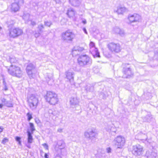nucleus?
<instances>
[{"instance_id":"1","label":"nucleus","mask_w":158,"mask_h":158,"mask_svg":"<svg viewBox=\"0 0 158 158\" xmlns=\"http://www.w3.org/2000/svg\"><path fill=\"white\" fill-rule=\"evenodd\" d=\"M8 72L10 75L18 78L22 77L23 74L20 67L12 64L8 69Z\"/></svg>"},{"instance_id":"2","label":"nucleus","mask_w":158,"mask_h":158,"mask_svg":"<svg viewBox=\"0 0 158 158\" xmlns=\"http://www.w3.org/2000/svg\"><path fill=\"white\" fill-rule=\"evenodd\" d=\"M61 35L62 40L67 43L72 42L75 36L74 33L70 30H68L63 32Z\"/></svg>"},{"instance_id":"3","label":"nucleus","mask_w":158,"mask_h":158,"mask_svg":"<svg viewBox=\"0 0 158 158\" xmlns=\"http://www.w3.org/2000/svg\"><path fill=\"white\" fill-rule=\"evenodd\" d=\"M79 65L81 67L90 65L92 63V60L89 57L86 55H82L79 56L77 58Z\"/></svg>"},{"instance_id":"4","label":"nucleus","mask_w":158,"mask_h":158,"mask_svg":"<svg viewBox=\"0 0 158 158\" xmlns=\"http://www.w3.org/2000/svg\"><path fill=\"white\" fill-rule=\"evenodd\" d=\"M28 102L30 108L34 110L35 109L38 103L37 97L34 94H31L28 98Z\"/></svg>"},{"instance_id":"5","label":"nucleus","mask_w":158,"mask_h":158,"mask_svg":"<svg viewBox=\"0 0 158 158\" xmlns=\"http://www.w3.org/2000/svg\"><path fill=\"white\" fill-rule=\"evenodd\" d=\"M23 30L19 27H15L9 30V36L15 38L23 34Z\"/></svg>"},{"instance_id":"6","label":"nucleus","mask_w":158,"mask_h":158,"mask_svg":"<svg viewBox=\"0 0 158 158\" xmlns=\"http://www.w3.org/2000/svg\"><path fill=\"white\" fill-rule=\"evenodd\" d=\"M107 47L110 51L114 53H118L121 50V46L118 43H110L107 45Z\"/></svg>"},{"instance_id":"7","label":"nucleus","mask_w":158,"mask_h":158,"mask_svg":"<svg viewBox=\"0 0 158 158\" xmlns=\"http://www.w3.org/2000/svg\"><path fill=\"white\" fill-rule=\"evenodd\" d=\"M143 152V147L139 144L134 145L132 147V153L135 156L142 155Z\"/></svg>"},{"instance_id":"8","label":"nucleus","mask_w":158,"mask_h":158,"mask_svg":"<svg viewBox=\"0 0 158 158\" xmlns=\"http://www.w3.org/2000/svg\"><path fill=\"white\" fill-rule=\"evenodd\" d=\"M115 145L117 146V148H121L124 145L125 140L124 138L122 136H117L114 139Z\"/></svg>"},{"instance_id":"9","label":"nucleus","mask_w":158,"mask_h":158,"mask_svg":"<svg viewBox=\"0 0 158 158\" xmlns=\"http://www.w3.org/2000/svg\"><path fill=\"white\" fill-rule=\"evenodd\" d=\"M97 133L95 130L93 129L88 130L84 133V136L86 138L92 140L94 138H95Z\"/></svg>"},{"instance_id":"10","label":"nucleus","mask_w":158,"mask_h":158,"mask_svg":"<svg viewBox=\"0 0 158 158\" xmlns=\"http://www.w3.org/2000/svg\"><path fill=\"white\" fill-rule=\"evenodd\" d=\"M35 67V66L31 63L29 64L27 67L26 71L30 78H34L35 77V74L33 73Z\"/></svg>"},{"instance_id":"11","label":"nucleus","mask_w":158,"mask_h":158,"mask_svg":"<svg viewBox=\"0 0 158 158\" xmlns=\"http://www.w3.org/2000/svg\"><path fill=\"white\" fill-rule=\"evenodd\" d=\"M15 2L13 3L11 5V11L15 12L18 11L19 7V3H23V0H14Z\"/></svg>"},{"instance_id":"12","label":"nucleus","mask_w":158,"mask_h":158,"mask_svg":"<svg viewBox=\"0 0 158 158\" xmlns=\"http://www.w3.org/2000/svg\"><path fill=\"white\" fill-rule=\"evenodd\" d=\"M123 72L124 74V77L126 78H129L133 76L131 69L130 67L124 68Z\"/></svg>"},{"instance_id":"13","label":"nucleus","mask_w":158,"mask_h":158,"mask_svg":"<svg viewBox=\"0 0 158 158\" xmlns=\"http://www.w3.org/2000/svg\"><path fill=\"white\" fill-rule=\"evenodd\" d=\"M128 19L131 23L138 22L141 19V17L138 14H135L130 15L128 16Z\"/></svg>"},{"instance_id":"14","label":"nucleus","mask_w":158,"mask_h":158,"mask_svg":"<svg viewBox=\"0 0 158 158\" xmlns=\"http://www.w3.org/2000/svg\"><path fill=\"white\" fill-rule=\"evenodd\" d=\"M84 50L83 47L79 46H75L72 49V54L73 56H75L78 55L79 53Z\"/></svg>"},{"instance_id":"15","label":"nucleus","mask_w":158,"mask_h":158,"mask_svg":"<svg viewBox=\"0 0 158 158\" xmlns=\"http://www.w3.org/2000/svg\"><path fill=\"white\" fill-rule=\"evenodd\" d=\"M57 96V95L55 93L52 91H48L44 97L46 101H47L54 98V97H56Z\"/></svg>"},{"instance_id":"16","label":"nucleus","mask_w":158,"mask_h":158,"mask_svg":"<svg viewBox=\"0 0 158 158\" xmlns=\"http://www.w3.org/2000/svg\"><path fill=\"white\" fill-rule=\"evenodd\" d=\"M113 32L115 34H119L121 36H123L125 34L123 30L117 27H115L113 28Z\"/></svg>"},{"instance_id":"17","label":"nucleus","mask_w":158,"mask_h":158,"mask_svg":"<svg viewBox=\"0 0 158 158\" xmlns=\"http://www.w3.org/2000/svg\"><path fill=\"white\" fill-rule=\"evenodd\" d=\"M74 73L69 70L65 73V74L66 78L69 79L70 82L71 81H73V80Z\"/></svg>"},{"instance_id":"18","label":"nucleus","mask_w":158,"mask_h":158,"mask_svg":"<svg viewBox=\"0 0 158 158\" xmlns=\"http://www.w3.org/2000/svg\"><path fill=\"white\" fill-rule=\"evenodd\" d=\"M94 86L93 84H87L85 87V90L87 92H92L94 91Z\"/></svg>"},{"instance_id":"19","label":"nucleus","mask_w":158,"mask_h":158,"mask_svg":"<svg viewBox=\"0 0 158 158\" xmlns=\"http://www.w3.org/2000/svg\"><path fill=\"white\" fill-rule=\"evenodd\" d=\"M66 14L69 18L73 17L75 15L76 12L73 8H70L67 10Z\"/></svg>"},{"instance_id":"20","label":"nucleus","mask_w":158,"mask_h":158,"mask_svg":"<svg viewBox=\"0 0 158 158\" xmlns=\"http://www.w3.org/2000/svg\"><path fill=\"white\" fill-rule=\"evenodd\" d=\"M146 156L147 158H156L157 154L154 152L148 151L146 152Z\"/></svg>"},{"instance_id":"21","label":"nucleus","mask_w":158,"mask_h":158,"mask_svg":"<svg viewBox=\"0 0 158 158\" xmlns=\"http://www.w3.org/2000/svg\"><path fill=\"white\" fill-rule=\"evenodd\" d=\"M58 101V99L57 96L56 97H54V98H53L50 100L47 101V102L51 105H55L57 103Z\"/></svg>"},{"instance_id":"22","label":"nucleus","mask_w":158,"mask_h":158,"mask_svg":"<svg viewBox=\"0 0 158 158\" xmlns=\"http://www.w3.org/2000/svg\"><path fill=\"white\" fill-rule=\"evenodd\" d=\"M70 102L71 105H77L78 103V101L76 98L72 97L70 98Z\"/></svg>"},{"instance_id":"23","label":"nucleus","mask_w":158,"mask_h":158,"mask_svg":"<svg viewBox=\"0 0 158 158\" xmlns=\"http://www.w3.org/2000/svg\"><path fill=\"white\" fill-rule=\"evenodd\" d=\"M69 2L72 5L74 6H78L80 3L79 0H69Z\"/></svg>"},{"instance_id":"24","label":"nucleus","mask_w":158,"mask_h":158,"mask_svg":"<svg viewBox=\"0 0 158 158\" xmlns=\"http://www.w3.org/2000/svg\"><path fill=\"white\" fill-rule=\"evenodd\" d=\"M27 143H32L33 139L31 132L29 131H27Z\"/></svg>"},{"instance_id":"25","label":"nucleus","mask_w":158,"mask_h":158,"mask_svg":"<svg viewBox=\"0 0 158 158\" xmlns=\"http://www.w3.org/2000/svg\"><path fill=\"white\" fill-rule=\"evenodd\" d=\"M15 23L14 21L11 20H9L6 22L9 30L10 29L13 28L12 27L14 25Z\"/></svg>"},{"instance_id":"26","label":"nucleus","mask_w":158,"mask_h":158,"mask_svg":"<svg viewBox=\"0 0 158 158\" xmlns=\"http://www.w3.org/2000/svg\"><path fill=\"white\" fill-rule=\"evenodd\" d=\"M126 9L125 7H118L116 12L118 14H122L126 11Z\"/></svg>"},{"instance_id":"27","label":"nucleus","mask_w":158,"mask_h":158,"mask_svg":"<svg viewBox=\"0 0 158 158\" xmlns=\"http://www.w3.org/2000/svg\"><path fill=\"white\" fill-rule=\"evenodd\" d=\"M57 144L60 149L63 148L65 146V144L63 141L60 140L58 141Z\"/></svg>"},{"instance_id":"28","label":"nucleus","mask_w":158,"mask_h":158,"mask_svg":"<svg viewBox=\"0 0 158 158\" xmlns=\"http://www.w3.org/2000/svg\"><path fill=\"white\" fill-rule=\"evenodd\" d=\"M44 28V27L43 24H39L38 26V32L39 33H42L43 32Z\"/></svg>"},{"instance_id":"29","label":"nucleus","mask_w":158,"mask_h":158,"mask_svg":"<svg viewBox=\"0 0 158 158\" xmlns=\"http://www.w3.org/2000/svg\"><path fill=\"white\" fill-rule=\"evenodd\" d=\"M6 106L11 107H13V104L10 101H7L6 102L5 105Z\"/></svg>"},{"instance_id":"30","label":"nucleus","mask_w":158,"mask_h":158,"mask_svg":"<svg viewBox=\"0 0 158 158\" xmlns=\"http://www.w3.org/2000/svg\"><path fill=\"white\" fill-rule=\"evenodd\" d=\"M45 79L47 81L48 83L49 81L52 80V76L50 74H47L45 76Z\"/></svg>"},{"instance_id":"31","label":"nucleus","mask_w":158,"mask_h":158,"mask_svg":"<svg viewBox=\"0 0 158 158\" xmlns=\"http://www.w3.org/2000/svg\"><path fill=\"white\" fill-rule=\"evenodd\" d=\"M30 15L28 13L24 14L23 16V19L27 21L29 19Z\"/></svg>"},{"instance_id":"32","label":"nucleus","mask_w":158,"mask_h":158,"mask_svg":"<svg viewBox=\"0 0 158 158\" xmlns=\"http://www.w3.org/2000/svg\"><path fill=\"white\" fill-rule=\"evenodd\" d=\"M10 63L12 64L16 63L17 61V60L15 57L12 56V57H10Z\"/></svg>"},{"instance_id":"33","label":"nucleus","mask_w":158,"mask_h":158,"mask_svg":"<svg viewBox=\"0 0 158 158\" xmlns=\"http://www.w3.org/2000/svg\"><path fill=\"white\" fill-rule=\"evenodd\" d=\"M52 24V23L51 21H46L44 22V25L48 27H50Z\"/></svg>"},{"instance_id":"34","label":"nucleus","mask_w":158,"mask_h":158,"mask_svg":"<svg viewBox=\"0 0 158 158\" xmlns=\"http://www.w3.org/2000/svg\"><path fill=\"white\" fill-rule=\"evenodd\" d=\"M52 114L53 116L58 117L59 115V112L57 110H54L52 112Z\"/></svg>"},{"instance_id":"35","label":"nucleus","mask_w":158,"mask_h":158,"mask_svg":"<svg viewBox=\"0 0 158 158\" xmlns=\"http://www.w3.org/2000/svg\"><path fill=\"white\" fill-rule=\"evenodd\" d=\"M29 125L31 131L32 132H33V131L35 130V129L34 127V124L32 123H30Z\"/></svg>"},{"instance_id":"36","label":"nucleus","mask_w":158,"mask_h":158,"mask_svg":"<svg viewBox=\"0 0 158 158\" xmlns=\"http://www.w3.org/2000/svg\"><path fill=\"white\" fill-rule=\"evenodd\" d=\"M89 46L90 48V51H91L92 48H94L95 50V44L92 42H91L89 44Z\"/></svg>"},{"instance_id":"37","label":"nucleus","mask_w":158,"mask_h":158,"mask_svg":"<svg viewBox=\"0 0 158 158\" xmlns=\"http://www.w3.org/2000/svg\"><path fill=\"white\" fill-rule=\"evenodd\" d=\"M32 114L30 113L29 112L27 114V120L28 121H30L32 118Z\"/></svg>"},{"instance_id":"38","label":"nucleus","mask_w":158,"mask_h":158,"mask_svg":"<svg viewBox=\"0 0 158 158\" xmlns=\"http://www.w3.org/2000/svg\"><path fill=\"white\" fill-rule=\"evenodd\" d=\"M95 56L97 57H100L99 53L98 52V49L97 48H95Z\"/></svg>"},{"instance_id":"39","label":"nucleus","mask_w":158,"mask_h":158,"mask_svg":"<svg viewBox=\"0 0 158 158\" xmlns=\"http://www.w3.org/2000/svg\"><path fill=\"white\" fill-rule=\"evenodd\" d=\"M0 100L2 102L3 104V105H4L6 101V99L4 98H1Z\"/></svg>"},{"instance_id":"40","label":"nucleus","mask_w":158,"mask_h":158,"mask_svg":"<svg viewBox=\"0 0 158 158\" xmlns=\"http://www.w3.org/2000/svg\"><path fill=\"white\" fill-rule=\"evenodd\" d=\"M142 136L143 137V138L141 139L143 140H146L147 138V136L145 134H142Z\"/></svg>"},{"instance_id":"41","label":"nucleus","mask_w":158,"mask_h":158,"mask_svg":"<svg viewBox=\"0 0 158 158\" xmlns=\"http://www.w3.org/2000/svg\"><path fill=\"white\" fill-rule=\"evenodd\" d=\"M8 141V139L5 138L2 140V143L5 144Z\"/></svg>"},{"instance_id":"42","label":"nucleus","mask_w":158,"mask_h":158,"mask_svg":"<svg viewBox=\"0 0 158 158\" xmlns=\"http://www.w3.org/2000/svg\"><path fill=\"white\" fill-rule=\"evenodd\" d=\"M117 130L114 127H112L110 129V131L111 132H114V133L116 132Z\"/></svg>"},{"instance_id":"43","label":"nucleus","mask_w":158,"mask_h":158,"mask_svg":"<svg viewBox=\"0 0 158 158\" xmlns=\"http://www.w3.org/2000/svg\"><path fill=\"white\" fill-rule=\"evenodd\" d=\"M43 145L46 149H48V146L46 143H44V144H43Z\"/></svg>"},{"instance_id":"44","label":"nucleus","mask_w":158,"mask_h":158,"mask_svg":"<svg viewBox=\"0 0 158 158\" xmlns=\"http://www.w3.org/2000/svg\"><path fill=\"white\" fill-rule=\"evenodd\" d=\"M56 2V3H60L62 2L63 0H54Z\"/></svg>"},{"instance_id":"45","label":"nucleus","mask_w":158,"mask_h":158,"mask_svg":"<svg viewBox=\"0 0 158 158\" xmlns=\"http://www.w3.org/2000/svg\"><path fill=\"white\" fill-rule=\"evenodd\" d=\"M15 139L17 141L19 142L20 141L21 138L19 137L16 136L15 138Z\"/></svg>"},{"instance_id":"46","label":"nucleus","mask_w":158,"mask_h":158,"mask_svg":"<svg viewBox=\"0 0 158 158\" xmlns=\"http://www.w3.org/2000/svg\"><path fill=\"white\" fill-rule=\"evenodd\" d=\"M31 24L33 26H34L36 25L35 22L34 21L31 20Z\"/></svg>"},{"instance_id":"47","label":"nucleus","mask_w":158,"mask_h":158,"mask_svg":"<svg viewBox=\"0 0 158 158\" xmlns=\"http://www.w3.org/2000/svg\"><path fill=\"white\" fill-rule=\"evenodd\" d=\"M41 33H39L38 32V33H35V37H38L40 36V35Z\"/></svg>"},{"instance_id":"48","label":"nucleus","mask_w":158,"mask_h":158,"mask_svg":"<svg viewBox=\"0 0 158 158\" xmlns=\"http://www.w3.org/2000/svg\"><path fill=\"white\" fill-rule=\"evenodd\" d=\"M111 149L110 148H108L106 149L107 152L109 153L111 152Z\"/></svg>"},{"instance_id":"49","label":"nucleus","mask_w":158,"mask_h":158,"mask_svg":"<svg viewBox=\"0 0 158 158\" xmlns=\"http://www.w3.org/2000/svg\"><path fill=\"white\" fill-rule=\"evenodd\" d=\"M40 152L41 156H43V155L44 153V152L42 150H40Z\"/></svg>"},{"instance_id":"50","label":"nucleus","mask_w":158,"mask_h":158,"mask_svg":"<svg viewBox=\"0 0 158 158\" xmlns=\"http://www.w3.org/2000/svg\"><path fill=\"white\" fill-rule=\"evenodd\" d=\"M83 30L84 31L85 33L87 34H88L86 28L85 27L83 28Z\"/></svg>"},{"instance_id":"51","label":"nucleus","mask_w":158,"mask_h":158,"mask_svg":"<svg viewBox=\"0 0 158 158\" xmlns=\"http://www.w3.org/2000/svg\"><path fill=\"white\" fill-rule=\"evenodd\" d=\"M35 122L36 123H37V124H38L40 123V121L38 119H35Z\"/></svg>"},{"instance_id":"52","label":"nucleus","mask_w":158,"mask_h":158,"mask_svg":"<svg viewBox=\"0 0 158 158\" xmlns=\"http://www.w3.org/2000/svg\"><path fill=\"white\" fill-rule=\"evenodd\" d=\"M62 131V129L61 128H59L57 130V131L59 132H61Z\"/></svg>"},{"instance_id":"53","label":"nucleus","mask_w":158,"mask_h":158,"mask_svg":"<svg viewBox=\"0 0 158 158\" xmlns=\"http://www.w3.org/2000/svg\"><path fill=\"white\" fill-rule=\"evenodd\" d=\"M4 89L5 91H6L8 90V88L6 86V85H5L4 86Z\"/></svg>"},{"instance_id":"54","label":"nucleus","mask_w":158,"mask_h":158,"mask_svg":"<svg viewBox=\"0 0 158 158\" xmlns=\"http://www.w3.org/2000/svg\"><path fill=\"white\" fill-rule=\"evenodd\" d=\"M48 155L46 153L44 154V157L45 158H48Z\"/></svg>"},{"instance_id":"55","label":"nucleus","mask_w":158,"mask_h":158,"mask_svg":"<svg viewBox=\"0 0 158 158\" xmlns=\"http://www.w3.org/2000/svg\"><path fill=\"white\" fill-rule=\"evenodd\" d=\"M82 23L84 24H85L86 23V20H83Z\"/></svg>"},{"instance_id":"56","label":"nucleus","mask_w":158,"mask_h":158,"mask_svg":"<svg viewBox=\"0 0 158 158\" xmlns=\"http://www.w3.org/2000/svg\"><path fill=\"white\" fill-rule=\"evenodd\" d=\"M3 105L2 104H0V108H2Z\"/></svg>"},{"instance_id":"57","label":"nucleus","mask_w":158,"mask_h":158,"mask_svg":"<svg viewBox=\"0 0 158 158\" xmlns=\"http://www.w3.org/2000/svg\"><path fill=\"white\" fill-rule=\"evenodd\" d=\"M3 83L4 86H5V85H6V83L4 80L3 81Z\"/></svg>"},{"instance_id":"58","label":"nucleus","mask_w":158,"mask_h":158,"mask_svg":"<svg viewBox=\"0 0 158 158\" xmlns=\"http://www.w3.org/2000/svg\"><path fill=\"white\" fill-rule=\"evenodd\" d=\"M26 146L28 148H31V146L30 145H27Z\"/></svg>"},{"instance_id":"59","label":"nucleus","mask_w":158,"mask_h":158,"mask_svg":"<svg viewBox=\"0 0 158 158\" xmlns=\"http://www.w3.org/2000/svg\"><path fill=\"white\" fill-rule=\"evenodd\" d=\"M3 129L0 127V133L2 131Z\"/></svg>"},{"instance_id":"60","label":"nucleus","mask_w":158,"mask_h":158,"mask_svg":"<svg viewBox=\"0 0 158 158\" xmlns=\"http://www.w3.org/2000/svg\"><path fill=\"white\" fill-rule=\"evenodd\" d=\"M19 142V144H21V141H19V142Z\"/></svg>"},{"instance_id":"61","label":"nucleus","mask_w":158,"mask_h":158,"mask_svg":"<svg viewBox=\"0 0 158 158\" xmlns=\"http://www.w3.org/2000/svg\"><path fill=\"white\" fill-rule=\"evenodd\" d=\"M6 0H1V1H6Z\"/></svg>"}]
</instances>
